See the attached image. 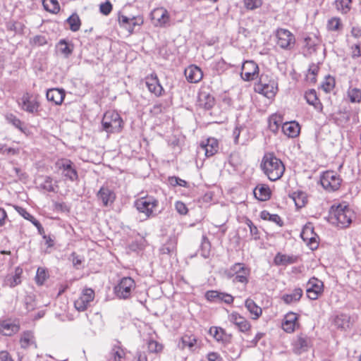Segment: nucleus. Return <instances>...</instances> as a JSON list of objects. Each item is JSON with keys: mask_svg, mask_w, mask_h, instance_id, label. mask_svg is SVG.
I'll list each match as a JSON object with an SVG mask.
<instances>
[{"mask_svg": "<svg viewBox=\"0 0 361 361\" xmlns=\"http://www.w3.org/2000/svg\"><path fill=\"white\" fill-rule=\"evenodd\" d=\"M301 327L300 323V315L295 312L290 311L287 312L282 321L281 329L286 334H293Z\"/></svg>", "mask_w": 361, "mask_h": 361, "instance_id": "10", "label": "nucleus"}, {"mask_svg": "<svg viewBox=\"0 0 361 361\" xmlns=\"http://www.w3.org/2000/svg\"><path fill=\"white\" fill-rule=\"evenodd\" d=\"M49 274L47 270L43 267H39L35 276V282L38 286H42L48 279Z\"/></svg>", "mask_w": 361, "mask_h": 361, "instance_id": "50", "label": "nucleus"}, {"mask_svg": "<svg viewBox=\"0 0 361 361\" xmlns=\"http://www.w3.org/2000/svg\"><path fill=\"white\" fill-rule=\"evenodd\" d=\"M147 344L150 353H159L164 349V345L161 343L153 339H149Z\"/></svg>", "mask_w": 361, "mask_h": 361, "instance_id": "54", "label": "nucleus"}, {"mask_svg": "<svg viewBox=\"0 0 361 361\" xmlns=\"http://www.w3.org/2000/svg\"><path fill=\"white\" fill-rule=\"evenodd\" d=\"M282 131L288 137H296L300 132V126L296 121H289L283 123Z\"/></svg>", "mask_w": 361, "mask_h": 361, "instance_id": "32", "label": "nucleus"}, {"mask_svg": "<svg viewBox=\"0 0 361 361\" xmlns=\"http://www.w3.org/2000/svg\"><path fill=\"white\" fill-rule=\"evenodd\" d=\"M134 206L138 212L144 214L146 218H151L157 214L159 200L153 196L146 195L136 199Z\"/></svg>", "mask_w": 361, "mask_h": 361, "instance_id": "5", "label": "nucleus"}, {"mask_svg": "<svg viewBox=\"0 0 361 361\" xmlns=\"http://www.w3.org/2000/svg\"><path fill=\"white\" fill-rule=\"evenodd\" d=\"M95 293L90 288H84L79 297L74 301V307L79 312H84L94 300Z\"/></svg>", "mask_w": 361, "mask_h": 361, "instance_id": "15", "label": "nucleus"}, {"mask_svg": "<svg viewBox=\"0 0 361 361\" xmlns=\"http://www.w3.org/2000/svg\"><path fill=\"white\" fill-rule=\"evenodd\" d=\"M214 97L210 94L205 92H201L199 93L197 98V105L199 107L209 110L214 106Z\"/></svg>", "mask_w": 361, "mask_h": 361, "instance_id": "33", "label": "nucleus"}, {"mask_svg": "<svg viewBox=\"0 0 361 361\" xmlns=\"http://www.w3.org/2000/svg\"><path fill=\"white\" fill-rule=\"evenodd\" d=\"M353 0H335L334 2L336 10L342 15L350 13L353 8Z\"/></svg>", "mask_w": 361, "mask_h": 361, "instance_id": "37", "label": "nucleus"}, {"mask_svg": "<svg viewBox=\"0 0 361 361\" xmlns=\"http://www.w3.org/2000/svg\"><path fill=\"white\" fill-rule=\"evenodd\" d=\"M336 86V80L334 77L331 75H327L324 78V80L322 82L321 88L326 93H329L334 90Z\"/></svg>", "mask_w": 361, "mask_h": 361, "instance_id": "46", "label": "nucleus"}, {"mask_svg": "<svg viewBox=\"0 0 361 361\" xmlns=\"http://www.w3.org/2000/svg\"><path fill=\"white\" fill-rule=\"evenodd\" d=\"M111 355L114 361H121L126 357V352L121 345H115L111 349Z\"/></svg>", "mask_w": 361, "mask_h": 361, "instance_id": "49", "label": "nucleus"}, {"mask_svg": "<svg viewBox=\"0 0 361 361\" xmlns=\"http://www.w3.org/2000/svg\"><path fill=\"white\" fill-rule=\"evenodd\" d=\"M150 18L155 27H165L170 25V14L164 7L154 8L150 13Z\"/></svg>", "mask_w": 361, "mask_h": 361, "instance_id": "11", "label": "nucleus"}, {"mask_svg": "<svg viewBox=\"0 0 361 361\" xmlns=\"http://www.w3.org/2000/svg\"><path fill=\"white\" fill-rule=\"evenodd\" d=\"M335 324L342 329H349L351 326L350 317L344 314L337 315L334 319Z\"/></svg>", "mask_w": 361, "mask_h": 361, "instance_id": "43", "label": "nucleus"}, {"mask_svg": "<svg viewBox=\"0 0 361 361\" xmlns=\"http://www.w3.org/2000/svg\"><path fill=\"white\" fill-rule=\"evenodd\" d=\"M187 80L190 83H197L203 78V71L196 65H190L184 71Z\"/></svg>", "mask_w": 361, "mask_h": 361, "instance_id": "25", "label": "nucleus"}, {"mask_svg": "<svg viewBox=\"0 0 361 361\" xmlns=\"http://www.w3.org/2000/svg\"><path fill=\"white\" fill-rule=\"evenodd\" d=\"M55 166L66 179L71 181H75L78 179L77 170L71 160L66 158L59 159L56 161Z\"/></svg>", "mask_w": 361, "mask_h": 361, "instance_id": "9", "label": "nucleus"}, {"mask_svg": "<svg viewBox=\"0 0 361 361\" xmlns=\"http://www.w3.org/2000/svg\"><path fill=\"white\" fill-rule=\"evenodd\" d=\"M245 306L252 320H257L262 315V309L253 300L250 298L246 299Z\"/></svg>", "mask_w": 361, "mask_h": 361, "instance_id": "34", "label": "nucleus"}, {"mask_svg": "<svg viewBox=\"0 0 361 361\" xmlns=\"http://www.w3.org/2000/svg\"><path fill=\"white\" fill-rule=\"evenodd\" d=\"M304 97L307 103L312 106L319 113L323 111V104L321 102L315 90L310 89L307 90L305 92Z\"/></svg>", "mask_w": 361, "mask_h": 361, "instance_id": "27", "label": "nucleus"}, {"mask_svg": "<svg viewBox=\"0 0 361 361\" xmlns=\"http://www.w3.org/2000/svg\"><path fill=\"white\" fill-rule=\"evenodd\" d=\"M136 287L135 282L131 277H123L114 286V292L119 299L126 300L131 297Z\"/></svg>", "mask_w": 361, "mask_h": 361, "instance_id": "7", "label": "nucleus"}, {"mask_svg": "<svg viewBox=\"0 0 361 361\" xmlns=\"http://www.w3.org/2000/svg\"><path fill=\"white\" fill-rule=\"evenodd\" d=\"M53 207L58 212L68 214L71 212V207L64 202H54Z\"/></svg>", "mask_w": 361, "mask_h": 361, "instance_id": "56", "label": "nucleus"}, {"mask_svg": "<svg viewBox=\"0 0 361 361\" xmlns=\"http://www.w3.org/2000/svg\"><path fill=\"white\" fill-rule=\"evenodd\" d=\"M20 106L22 110L30 114H37L40 107L38 95L25 92L21 97Z\"/></svg>", "mask_w": 361, "mask_h": 361, "instance_id": "12", "label": "nucleus"}, {"mask_svg": "<svg viewBox=\"0 0 361 361\" xmlns=\"http://www.w3.org/2000/svg\"><path fill=\"white\" fill-rule=\"evenodd\" d=\"M260 169L271 181H276L283 176L286 167L281 159L274 152H267L262 158Z\"/></svg>", "mask_w": 361, "mask_h": 361, "instance_id": "1", "label": "nucleus"}, {"mask_svg": "<svg viewBox=\"0 0 361 361\" xmlns=\"http://www.w3.org/2000/svg\"><path fill=\"white\" fill-rule=\"evenodd\" d=\"M344 27L343 21L340 17L333 16L326 21V29L329 32L341 33Z\"/></svg>", "mask_w": 361, "mask_h": 361, "instance_id": "31", "label": "nucleus"}, {"mask_svg": "<svg viewBox=\"0 0 361 361\" xmlns=\"http://www.w3.org/2000/svg\"><path fill=\"white\" fill-rule=\"evenodd\" d=\"M20 324L6 319L0 322V333L6 336H11L20 331Z\"/></svg>", "mask_w": 361, "mask_h": 361, "instance_id": "26", "label": "nucleus"}, {"mask_svg": "<svg viewBox=\"0 0 361 361\" xmlns=\"http://www.w3.org/2000/svg\"><path fill=\"white\" fill-rule=\"evenodd\" d=\"M102 125L107 133H118L123 130L124 123L116 111L109 110L103 116Z\"/></svg>", "mask_w": 361, "mask_h": 361, "instance_id": "4", "label": "nucleus"}, {"mask_svg": "<svg viewBox=\"0 0 361 361\" xmlns=\"http://www.w3.org/2000/svg\"><path fill=\"white\" fill-rule=\"evenodd\" d=\"M300 236L311 250H314L318 247L319 238L314 232L312 223L309 222L304 226Z\"/></svg>", "mask_w": 361, "mask_h": 361, "instance_id": "14", "label": "nucleus"}, {"mask_svg": "<svg viewBox=\"0 0 361 361\" xmlns=\"http://www.w3.org/2000/svg\"><path fill=\"white\" fill-rule=\"evenodd\" d=\"M113 6L109 1L101 4L99 6L100 12L104 16H108L111 12Z\"/></svg>", "mask_w": 361, "mask_h": 361, "instance_id": "63", "label": "nucleus"}, {"mask_svg": "<svg viewBox=\"0 0 361 361\" xmlns=\"http://www.w3.org/2000/svg\"><path fill=\"white\" fill-rule=\"evenodd\" d=\"M232 271L235 275V281L243 284H247L249 281L250 269L243 263H235L231 267Z\"/></svg>", "mask_w": 361, "mask_h": 361, "instance_id": "20", "label": "nucleus"}, {"mask_svg": "<svg viewBox=\"0 0 361 361\" xmlns=\"http://www.w3.org/2000/svg\"><path fill=\"white\" fill-rule=\"evenodd\" d=\"M258 65L254 61H245L241 68L240 76L245 81H252L259 75Z\"/></svg>", "mask_w": 361, "mask_h": 361, "instance_id": "18", "label": "nucleus"}, {"mask_svg": "<svg viewBox=\"0 0 361 361\" xmlns=\"http://www.w3.org/2000/svg\"><path fill=\"white\" fill-rule=\"evenodd\" d=\"M44 8L51 13L56 14L60 11V5L57 0H42Z\"/></svg>", "mask_w": 361, "mask_h": 361, "instance_id": "45", "label": "nucleus"}, {"mask_svg": "<svg viewBox=\"0 0 361 361\" xmlns=\"http://www.w3.org/2000/svg\"><path fill=\"white\" fill-rule=\"evenodd\" d=\"M303 295V290L301 288L298 287L293 289L290 293L284 294L281 297V300L286 305H291L300 300Z\"/></svg>", "mask_w": 361, "mask_h": 361, "instance_id": "35", "label": "nucleus"}, {"mask_svg": "<svg viewBox=\"0 0 361 361\" xmlns=\"http://www.w3.org/2000/svg\"><path fill=\"white\" fill-rule=\"evenodd\" d=\"M255 90L256 92L271 99L275 97L278 92V82L273 76L262 74L259 82L255 86Z\"/></svg>", "mask_w": 361, "mask_h": 361, "instance_id": "3", "label": "nucleus"}, {"mask_svg": "<svg viewBox=\"0 0 361 361\" xmlns=\"http://www.w3.org/2000/svg\"><path fill=\"white\" fill-rule=\"evenodd\" d=\"M19 343L21 348L25 349L32 345H34L35 348L37 347L34 333L32 331H23L20 335Z\"/></svg>", "mask_w": 361, "mask_h": 361, "instance_id": "36", "label": "nucleus"}, {"mask_svg": "<svg viewBox=\"0 0 361 361\" xmlns=\"http://www.w3.org/2000/svg\"><path fill=\"white\" fill-rule=\"evenodd\" d=\"M175 208L177 212L180 215H186L188 213V209L186 204L182 201L176 202Z\"/></svg>", "mask_w": 361, "mask_h": 361, "instance_id": "62", "label": "nucleus"}, {"mask_svg": "<svg viewBox=\"0 0 361 361\" xmlns=\"http://www.w3.org/2000/svg\"><path fill=\"white\" fill-rule=\"evenodd\" d=\"M276 44L283 50H292L296 43L295 35L288 29L278 28L275 32Z\"/></svg>", "mask_w": 361, "mask_h": 361, "instance_id": "6", "label": "nucleus"}, {"mask_svg": "<svg viewBox=\"0 0 361 361\" xmlns=\"http://www.w3.org/2000/svg\"><path fill=\"white\" fill-rule=\"evenodd\" d=\"M119 25L128 31L130 35L134 32L136 26H141L144 24V17L141 15L129 18L125 15L118 16Z\"/></svg>", "mask_w": 361, "mask_h": 361, "instance_id": "17", "label": "nucleus"}, {"mask_svg": "<svg viewBox=\"0 0 361 361\" xmlns=\"http://www.w3.org/2000/svg\"><path fill=\"white\" fill-rule=\"evenodd\" d=\"M348 96L351 102L360 103L361 102V90L357 87L350 88L348 91Z\"/></svg>", "mask_w": 361, "mask_h": 361, "instance_id": "53", "label": "nucleus"}, {"mask_svg": "<svg viewBox=\"0 0 361 361\" xmlns=\"http://www.w3.org/2000/svg\"><path fill=\"white\" fill-rule=\"evenodd\" d=\"M66 21L69 25L70 30L73 32L78 31L82 25L81 20L76 13L71 15Z\"/></svg>", "mask_w": 361, "mask_h": 361, "instance_id": "44", "label": "nucleus"}, {"mask_svg": "<svg viewBox=\"0 0 361 361\" xmlns=\"http://www.w3.org/2000/svg\"><path fill=\"white\" fill-rule=\"evenodd\" d=\"M6 118L9 123L19 129L22 133H25V128H23V123L16 116L13 114H9L6 115Z\"/></svg>", "mask_w": 361, "mask_h": 361, "instance_id": "51", "label": "nucleus"}, {"mask_svg": "<svg viewBox=\"0 0 361 361\" xmlns=\"http://www.w3.org/2000/svg\"><path fill=\"white\" fill-rule=\"evenodd\" d=\"M25 27V25L18 21H11V23L7 25V30L16 34H23Z\"/></svg>", "mask_w": 361, "mask_h": 361, "instance_id": "52", "label": "nucleus"}, {"mask_svg": "<svg viewBox=\"0 0 361 361\" xmlns=\"http://www.w3.org/2000/svg\"><path fill=\"white\" fill-rule=\"evenodd\" d=\"M299 257L293 255H287L282 252H277L274 258L273 262L276 266H288L297 263Z\"/></svg>", "mask_w": 361, "mask_h": 361, "instance_id": "28", "label": "nucleus"}, {"mask_svg": "<svg viewBox=\"0 0 361 361\" xmlns=\"http://www.w3.org/2000/svg\"><path fill=\"white\" fill-rule=\"evenodd\" d=\"M221 292L217 290H208L205 293V298L209 302L219 301Z\"/></svg>", "mask_w": 361, "mask_h": 361, "instance_id": "60", "label": "nucleus"}, {"mask_svg": "<svg viewBox=\"0 0 361 361\" xmlns=\"http://www.w3.org/2000/svg\"><path fill=\"white\" fill-rule=\"evenodd\" d=\"M283 118L281 114H274L269 118V128L271 131L276 133L278 132L281 125L282 124Z\"/></svg>", "mask_w": 361, "mask_h": 361, "instance_id": "38", "label": "nucleus"}, {"mask_svg": "<svg viewBox=\"0 0 361 361\" xmlns=\"http://www.w3.org/2000/svg\"><path fill=\"white\" fill-rule=\"evenodd\" d=\"M16 211L24 219L32 223L36 219L31 215L25 208L19 206H14Z\"/></svg>", "mask_w": 361, "mask_h": 361, "instance_id": "57", "label": "nucleus"}, {"mask_svg": "<svg viewBox=\"0 0 361 361\" xmlns=\"http://www.w3.org/2000/svg\"><path fill=\"white\" fill-rule=\"evenodd\" d=\"M324 289L323 281L316 277H312L307 283V297L310 300H315L323 294Z\"/></svg>", "mask_w": 361, "mask_h": 361, "instance_id": "16", "label": "nucleus"}, {"mask_svg": "<svg viewBox=\"0 0 361 361\" xmlns=\"http://www.w3.org/2000/svg\"><path fill=\"white\" fill-rule=\"evenodd\" d=\"M353 217V212L347 202L333 204L329 214V221L340 228L348 227Z\"/></svg>", "mask_w": 361, "mask_h": 361, "instance_id": "2", "label": "nucleus"}, {"mask_svg": "<svg viewBox=\"0 0 361 361\" xmlns=\"http://www.w3.org/2000/svg\"><path fill=\"white\" fill-rule=\"evenodd\" d=\"M350 51L353 57H360L361 56V40H351Z\"/></svg>", "mask_w": 361, "mask_h": 361, "instance_id": "55", "label": "nucleus"}, {"mask_svg": "<svg viewBox=\"0 0 361 361\" xmlns=\"http://www.w3.org/2000/svg\"><path fill=\"white\" fill-rule=\"evenodd\" d=\"M245 7L248 10H254L261 7L262 0H243Z\"/></svg>", "mask_w": 361, "mask_h": 361, "instance_id": "58", "label": "nucleus"}, {"mask_svg": "<svg viewBox=\"0 0 361 361\" xmlns=\"http://www.w3.org/2000/svg\"><path fill=\"white\" fill-rule=\"evenodd\" d=\"M253 194L259 201L265 202L271 198L272 192L268 185L259 183L253 190Z\"/></svg>", "mask_w": 361, "mask_h": 361, "instance_id": "29", "label": "nucleus"}, {"mask_svg": "<svg viewBox=\"0 0 361 361\" xmlns=\"http://www.w3.org/2000/svg\"><path fill=\"white\" fill-rule=\"evenodd\" d=\"M200 147L204 150V154L207 157L215 155L219 149V143L217 139L214 137H208L200 144Z\"/></svg>", "mask_w": 361, "mask_h": 361, "instance_id": "24", "label": "nucleus"}, {"mask_svg": "<svg viewBox=\"0 0 361 361\" xmlns=\"http://www.w3.org/2000/svg\"><path fill=\"white\" fill-rule=\"evenodd\" d=\"M307 347V337L302 334L297 336V339L294 343V350L296 353H300L301 351L305 350Z\"/></svg>", "mask_w": 361, "mask_h": 361, "instance_id": "47", "label": "nucleus"}, {"mask_svg": "<svg viewBox=\"0 0 361 361\" xmlns=\"http://www.w3.org/2000/svg\"><path fill=\"white\" fill-rule=\"evenodd\" d=\"M209 334L216 341L224 345L230 343L232 341V335L228 334L224 329L220 326H211L209 329Z\"/></svg>", "mask_w": 361, "mask_h": 361, "instance_id": "22", "label": "nucleus"}, {"mask_svg": "<svg viewBox=\"0 0 361 361\" xmlns=\"http://www.w3.org/2000/svg\"><path fill=\"white\" fill-rule=\"evenodd\" d=\"M57 47L59 51L66 56H68L73 51V45L69 44L65 39H61L57 44Z\"/></svg>", "mask_w": 361, "mask_h": 361, "instance_id": "48", "label": "nucleus"}, {"mask_svg": "<svg viewBox=\"0 0 361 361\" xmlns=\"http://www.w3.org/2000/svg\"><path fill=\"white\" fill-rule=\"evenodd\" d=\"M320 183L323 188L328 192L338 190L342 183V179L336 172L326 171L320 176Z\"/></svg>", "mask_w": 361, "mask_h": 361, "instance_id": "8", "label": "nucleus"}, {"mask_svg": "<svg viewBox=\"0 0 361 361\" xmlns=\"http://www.w3.org/2000/svg\"><path fill=\"white\" fill-rule=\"evenodd\" d=\"M247 226L250 228V234L254 237V239L257 240L259 238V232L256 226L254 225L252 221L247 219L246 222Z\"/></svg>", "mask_w": 361, "mask_h": 361, "instance_id": "64", "label": "nucleus"}, {"mask_svg": "<svg viewBox=\"0 0 361 361\" xmlns=\"http://www.w3.org/2000/svg\"><path fill=\"white\" fill-rule=\"evenodd\" d=\"M46 97L48 101L61 105L65 99L66 92L63 89L51 88L47 90Z\"/></svg>", "mask_w": 361, "mask_h": 361, "instance_id": "30", "label": "nucleus"}, {"mask_svg": "<svg viewBox=\"0 0 361 361\" xmlns=\"http://www.w3.org/2000/svg\"><path fill=\"white\" fill-rule=\"evenodd\" d=\"M259 216L262 220L271 221L280 227H282L284 225L283 221L279 215L276 214H270L267 210L262 211L260 212Z\"/></svg>", "mask_w": 361, "mask_h": 361, "instance_id": "40", "label": "nucleus"}, {"mask_svg": "<svg viewBox=\"0 0 361 361\" xmlns=\"http://www.w3.org/2000/svg\"><path fill=\"white\" fill-rule=\"evenodd\" d=\"M228 320L240 331L245 334H250L252 330V324L250 321L236 311H233L228 316Z\"/></svg>", "mask_w": 361, "mask_h": 361, "instance_id": "13", "label": "nucleus"}, {"mask_svg": "<svg viewBox=\"0 0 361 361\" xmlns=\"http://www.w3.org/2000/svg\"><path fill=\"white\" fill-rule=\"evenodd\" d=\"M23 270L20 267H16L14 269L13 274L7 278V282L11 287H15L21 283V278Z\"/></svg>", "mask_w": 361, "mask_h": 361, "instance_id": "41", "label": "nucleus"}, {"mask_svg": "<svg viewBox=\"0 0 361 361\" xmlns=\"http://www.w3.org/2000/svg\"><path fill=\"white\" fill-rule=\"evenodd\" d=\"M145 85L150 93L159 97L164 94L165 91L160 83L157 75L154 73L147 75L145 78Z\"/></svg>", "mask_w": 361, "mask_h": 361, "instance_id": "19", "label": "nucleus"}, {"mask_svg": "<svg viewBox=\"0 0 361 361\" xmlns=\"http://www.w3.org/2000/svg\"><path fill=\"white\" fill-rule=\"evenodd\" d=\"M319 69L320 68L318 64L312 63L310 65L307 73L306 74V80L312 84L316 83Z\"/></svg>", "mask_w": 361, "mask_h": 361, "instance_id": "42", "label": "nucleus"}, {"mask_svg": "<svg viewBox=\"0 0 361 361\" xmlns=\"http://www.w3.org/2000/svg\"><path fill=\"white\" fill-rule=\"evenodd\" d=\"M169 183L172 186L180 185L184 188L188 187V183L185 180L180 179L176 176L169 177Z\"/></svg>", "mask_w": 361, "mask_h": 361, "instance_id": "61", "label": "nucleus"}, {"mask_svg": "<svg viewBox=\"0 0 361 361\" xmlns=\"http://www.w3.org/2000/svg\"><path fill=\"white\" fill-rule=\"evenodd\" d=\"M291 198L298 209L304 207L308 202L307 194L300 190L294 192L291 195Z\"/></svg>", "mask_w": 361, "mask_h": 361, "instance_id": "39", "label": "nucleus"}, {"mask_svg": "<svg viewBox=\"0 0 361 361\" xmlns=\"http://www.w3.org/2000/svg\"><path fill=\"white\" fill-rule=\"evenodd\" d=\"M47 42V39L43 35H36L30 39V44L32 46L41 47L46 44Z\"/></svg>", "mask_w": 361, "mask_h": 361, "instance_id": "59", "label": "nucleus"}, {"mask_svg": "<svg viewBox=\"0 0 361 361\" xmlns=\"http://www.w3.org/2000/svg\"><path fill=\"white\" fill-rule=\"evenodd\" d=\"M97 196L102 202L103 206L111 205L116 198L115 192L107 186H102L98 191Z\"/></svg>", "mask_w": 361, "mask_h": 361, "instance_id": "23", "label": "nucleus"}, {"mask_svg": "<svg viewBox=\"0 0 361 361\" xmlns=\"http://www.w3.org/2000/svg\"><path fill=\"white\" fill-rule=\"evenodd\" d=\"M200 341L197 336L192 331H187L183 334L180 338V348L182 350L188 348L190 351H194Z\"/></svg>", "mask_w": 361, "mask_h": 361, "instance_id": "21", "label": "nucleus"}]
</instances>
